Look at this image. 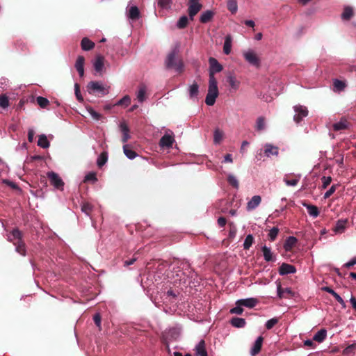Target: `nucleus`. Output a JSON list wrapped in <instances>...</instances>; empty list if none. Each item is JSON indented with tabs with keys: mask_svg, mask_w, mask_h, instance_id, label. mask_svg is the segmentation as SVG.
I'll return each mask as SVG.
<instances>
[{
	"mask_svg": "<svg viewBox=\"0 0 356 356\" xmlns=\"http://www.w3.org/2000/svg\"><path fill=\"white\" fill-rule=\"evenodd\" d=\"M87 90L90 94L103 97L109 93L110 86L99 81H90L87 85Z\"/></svg>",
	"mask_w": 356,
	"mask_h": 356,
	"instance_id": "1",
	"label": "nucleus"
},
{
	"mask_svg": "<svg viewBox=\"0 0 356 356\" xmlns=\"http://www.w3.org/2000/svg\"><path fill=\"white\" fill-rule=\"evenodd\" d=\"M177 51L176 49L172 51L167 56L165 60V66L168 69L175 68L176 71L181 72L184 68V64L181 60L177 59Z\"/></svg>",
	"mask_w": 356,
	"mask_h": 356,
	"instance_id": "2",
	"label": "nucleus"
},
{
	"mask_svg": "<svg viewBox=\"0 0 356 356\" xmlns=\"http://www.w3.org/2000/svg\"><path fill=\"white\" fill-rule=\"evenodd\" d=\"M47 177L50 181V183L52 186H54L56 188L63 191V186H64V181L63 179L59 177V175L53 172H48L47 173Z\"/></svg>",
	"mask_w": 356,
	"mask_h": 356,
	"instance_id": "3",
	"label": "nucleus"
},
{
	"mask_svg": "<svg viewBox=\"0 0 356 356\" xmlns=\"http://www.w3.org/2000/svg\"><path fill=\"white\" fill-rule=\"evenodd\" d=\"M243 57L245 60L250 65L259 67L260 66V59L252 50H248L243 52Z\"/></svg>",
	"mask_w": 356,
	"mask_h": 356,
	"instance_id": "4",
	"label": "nucleus"
},
{
	"mask_svg": "<svg viewBox=\"0 0 356 356\" xmlns=\"http://www.w3.org/2000/svg\"><path fill=\"white\" fill-rule=\"evenodd\" d=\"M293 109L296 113V115L293 116V120L296 123L300 122L302 120V119L307 116L308 115V110L305 106L301 105H296L293 106Z\"/></svg>",
	"mask_w": 356,
	"mask_h": 356,
	"instance_id": "5",
	"label": "nucleus"
},
{
	"mask_svg": "<svg viewBox=\"0 0 356 356\" xmlns=\"http://www.w3.org/2000/svg\"><path fill=\"white\" fill-rule=\"evenodd\" d=\"M218 88L209 87L208 92L205 98V103L208 106H213L218 96Z\"/></svg>",
	"mask_w": 356,
	"mask_h": 356,
	"instance_id": "6",
	"label": "nucleus"
},
{
	"mask_svg": "<svg viewBox=\"0 0 356 356\" xmlns=\"http://www.w3.org/2000/svg\"><path fill=\"white\" fill-rule=\"evenodd\" d=\"M188 13L191 20H193V17L201 10L202 5L199 2H188Z\"/></svg>",
	"mask_w": 356,
	"mask_h": 356,
	"instance_id": "7",
	"label": "nucleus"
},
{
	"mask_svg": "<svg viewBox=\"0 0 356 356\" xmlns=\"http://www.w3.org/2000/svg\"><path fill=\"white\" fill-rule=\"evenodd\" d=\"M300 179L301 175L300 174H286L284 177V181L289 186H295L298 184Z\"/></svg>",
	"mask_w": 356,
	"mask_h": 356,
	"instance_id": "8",
	"label": "nucleus"
},
{
	"mask_svg": "<svg viewBox=\"0 0 356 356\" xmlns=\"http://www.w3.org/2000/svg\"><path fill=\"white\" fill-rule=\"evenodd\" d=\"M118 127L122 134V142L125 143L130 138V129L125 121L120 122Z\"/></svg>",
	"mask_w": 356,
	"mask_h": 356,
	"instance_id": "9",
	"label": "nucleus"
},
{
	"mask_svg": "<svg viewBox=\"0 0 356 356\" xmlns=\"http://www.w3.org/2000/svg\"><path fill=\"white\" fill-rule=\"evenodd\" d=\"M195 356H208L205 341L202 339L194 348Z\"/></svg>",
	"mask_w": 356,
	"mask_h": 356,
	"instance_id": "10",
	"label": "nucleus"
},
{
	"mask_svg": "<svg viewBox=\"0 0 356 356\" xmlns=\"http://www.w3.org/2000/svg\"><path fill=\"white\" fill-rule=\"evenodd\" d=\"M209 73L212 72V74L220 72L222 70V65L214 58L211 57L209 59Z\"/></svg>",
	"mask_w": 356,
	"mask_h": 356,
	"instance_id": "11",
	"label": "nucleus"
},
{
	"mask_svg": "<svg viewBox=\"0 0 356 356\" xmlns=\"http://www.w3.org/2000/svg\"><path fill=\"white\" fill-rule=\"evenodd\" d=\"M296 268L294 266L283 263L279 268V273L281 275H285L288 274L295 273Z\"/></svg>",
	"mask_w": 356,
	"mask_h": 356,
	"instance_id": "12",
	"label": "nucleus"
},
{
	"mask_svg": "<svg viewBox=\"0 0 356 356\" xmlns=\"http://www.w3.org/2000/svg\"><path fill=\"white\" fill-rule=\"evenodd\" d=\"M93 66L96 73L101 74L104 67V57L98 55L93 63Z\"/></svg>",
	"mask_w": 356,
	"mask_h": 356,
	"instance_id": "13",
	"label": "nucleus"
},
{
	"mask_svg": "<svg viewBox=\"0 0 356 356\" xmlns=\"http://www.w3.org/2000/svg\"><path fill=\"white\" fill-rule=\"evenodd\" d=\"M258 300L256 298H250L247 299H241L236 301V305L244 306L248 308H253L257 304Z\"/></svg>",
	"mask_w": 356,
	"mask_h": 356,
	"instance_id": "14",
	"label": "nucleus"
},
{
	"mask_svg": "<svg viewBox=\"0 0 356 356\" xmlns=\"http://www.w3.org/2000/svg\"><path fill=\"white\" fill-rule=\"evenodd\" d=\"M175 139L172 136L165 134L159 140V146L161 147L170 148L172 146Z\"/></svg>",
	"mask_w": 356,
	"mask_h": 356,
	"instance_id": "15",
	"label": "nucleus"
},
{
	"mask_svg": "<svg viewBox=\"0 0 356 356\" xmlns=\"http://www.w3.org/2000/svg\"><path fill=\"white\" fill-rule=\"evenodd\" d=\"M8 239L13 244L14 242H19V241H22V233L17 228L13 229V231L10 232L8 235Z\"/></svg>",
	"mask_w": 356,
	"mask_h": 356,
	"instance_id": "16",
	"label": "nucleus"
},
{
	"mask_svg": "<svg viewBox=\"0 0 356 356\" xmlns=\"http://www.w3.org/2000/svg\"><path fill=\"white\" fill-rule=\"evenodd\" d=\"M350 125V122L345 118H341L339 122L333 124V130L335 131L348 129Z\"/></svg>",
	"mask_w": 356,
	"mask_h": 356,
	"instance_id": "17",
	"label": "nucleus"
},
{
	"mask_svg": "<svg viewBox=\"0 0 356 356\" xmlns=\"http://www.w3.org/2000/svg\"><path fill=\"white\" fill-rule=\"evenodd\" d=\"M84 57L83 56H79L75 63V67L81 77H83L84 75Z\"/></svg>",
	"mask_w": 356,
	"mask_h": 356,
	"instance_id": "18",
	"label": "nucleus"
},
{
	"mask_svg": "<svg viewBox=\"0 0 356 356\" xmlns=\"http://www.w3.org/2000/svg\"><path fill=\"white\" fill-rule=\"evenodd\" d=\"M263 341L264 338L261 336L259 337L257 339L250 351L252 356L257 355L261 351Z\"/></svg>",
	"mask_w": 356,
	"mask_h": 356,
	"instance_id": "19",
	"label": "nucleus"
},
{
	"mask_svg": "<svg viewBox=\"0 0 356 356\" xmlns=\"http://www.w3.org/2000/svg\"><path fill=\"white\" fill-rule=\"evenodd\" d=\"M232 47V37L230 34H228L225 38V42L223 44V53L225 55H229L231 53Z\"/></svg>",
	"mask_w": 356,
	"mask_h": 356,
	"instance_id": "20",
	"label": "nucleus"
},
{
	"mask_svg": "<svg viewBox=\"0 0 356 356\" xmlns=\"http://www.w3.org/2000/svg\"><path fill=\"white\" fill-rule=\"evenodd\" d=\"M128 17L133 21L138 19L140 17V13L138 8L136 6H132L129 8Z\"/></svg>",
	"mask_w": 356,
	"mask_h": 356,
	"instance_id": "21",
	"label": "nucleus"
},
{
	"mask_svg": "<svg viewBox=\"0 0 356 356\" xmlns=\"http://www.w3.org/2000/svg\"><path fill=\"white\" fill-rule=\"evenodd\" d=\"M261 202V197L259 195H254L248 202L247 209L248 210H253L257 207Z\"/></svg>",
	"mask_w": 356,
	"mask_h": 356,
	"instance_id": "22",
	"label": "nucleus"
},
{
	"mask_svg": "<svg viewBox=\"0 0 356 356\" xmlns=\"http://www.w3.org/2000/svg\"><path fill=\"white\" fill-rule=\"evenodd\" d=\"M124 154L129 159H134L137 156V153L133 149L132 146L129 144H125L123 146Z\"/></svg>",
	"mask_w": 356,
	"mask_h": 356,
	"instance_id": "23",
	"label": "nucleus"
},
{
	"mask_svg": "<svg viewBox=\"0 0 356 356\" xmlns=\"http://www.w3.org/2000/svg\"><path fill=\"white\" fill-rule=\"evenodd\" d=\"M302 206L307 208V212L311 216L316 218L319 215V210L316 206L307 204L305 202H302Z\"/></svg>",
	"mask_w": 356,
	"mask_h": 356,
	"instance_id": "24",
	"label": "nucleus"
},
{
	"mask_svg": "<svg viewBox=\"0 0 356 356\" xmlns=\"http://www.w3.org/2000/svg\"><path fill=\"white\" fill-rule=\"evenodd\" d=\"M81 47L83 51H90L95 47V43L85 37L81 41Z\"/></svg>",
	"mask_w": 356,
	"mask_h": 356,
	"instance_id": "25",
	"label": "nucleus"
},
{
	"mask_svg": "<svg viewBox=\"0 0 356 356\" xmlns=\"http://www.w3.org/2000/svg\"><path fill=\"white\" fill-rule=\"evenodd\" d=\"M214 16V13L211 10H206L203 12L200 17L201 23L206 24L211 21Z\"/></svg>",
	"mask_w": 356,
	"mask_h": 356,
	"instance_id": "26",
	"label": "nucleus"
},
{
	"mask_svg": "<svg viewBox=\"0 0 356 356\" xmlns=\"http://www.w3.org/2000/svg\"><path fill=\"white\" fill-rule=\"evenodd\" d=\"M354 15V11L352 7L346 6L343 8V11L341 14V18L343 20L348 21L350 20Z\"/></svg>",
	"mask_w": 356,
	"mask_h": 356,
	"instance_id": "27",
	"label": "nucleus"
},
{
	"mask_svg": "<svg viewBox=\"0 0 356 356\" xmlns=\"http://www.w3.org/2000/svg\"><path fill=\"white\" fill-rule=\"evenodd\" d=\"M298 240L294 236H289L286 238L284 248L286 251H290L296 245Z\"/></svg>",
	"mask_w": 356,
	"mask_h": 356,
	"instance_id": "28",
	"label": "nucleus"
},
{
	"mask_svg": "<svg viewBox=\"0 0 356 356\" xmlns=\"http://www.w3.org/2000/svg\"><path fill=\"white\" fill-rule=\"evenodd\" d=\"M327 337V330L325 329H321L318 331L313 337V340L318 343L323 342Z\"/></svg>",
	"mask_w": 356,
	"mask_h": 356,
	"instance_id": "29",
	"label": "nucleus"
},
{
	"mask_svg": "<svg viewBox=\"0 0 356 356\" xmlns=\"http://www.w3.org/2000/svg\"><path fill=\"white\" fill-rule=\"evenodd\" d=\"M230 323L235 327L241 328L245 327L246 322L244 318L234 317L231 319Z\"/></svg>",
	"mask_w": 356,
	"mask_h": 356,
	"instance_id": "30",
	"label": "nucleus"
},
{
	"mask_svg": "<svg viewBox=\"0 0 356 356\" xmlns=\"http://www.w3.org/2000/svg\"><path fill=\"white\" fill-rule=\"evenodd\" d=\"M188 92L191 99L196 98L199 94V85L194 82L191 86H190Z\"/></svg>",
	"mask_w": 356,
	"mask_h": 356,
	"instance_id": "31",
	"label": "nucleus"
},
{
	"mask_svg": "<svg viewBox=\"0 0 356 356\" xmlns=\"http://www.w3.org/2000/svg\"><path fill=\"white\" fill-rule=\"evenodd\" d=\"M265 154L267 156H270V155H277L278 147L270 144H266L265 146Z\"/></svg>",
	"mask_w": 356,
	"mask_h": 356,
	"instance_id": "32",
	"label": "nucleus"
},
{
	"mask_svg": "<svg viewBox=\"0 0 356 356\" xmlns=\"http://www.w3.org/2000/svg\"><path fill=\"white\" fill-rule=\"evenodd\" d=\"M261 250L263 252L264 259L266 261H271L275 260L273 256V253L269 248L264 245L262 247Z\"/></svg>",
	"mask_w": 356,
	"mask_h": 356,
	"instance_id": "33",
	"label": "nucleus"
},
{
	"mask_svg": "<svg viewBox=\"0 0 356 356\" xmlns=\"http://www.w3.org/2000/svg\"><path fill=\"white\" fill-rule=\"evenodd\" d=\"M15 245L16 251L22 256L26 255V245L23 241H19V242H14Z\"/></svg>",
	"mask_w": 356,
	"mask_h": 356,
	"instance_id": "34",
	"label": "nucleus"
},
{
	"mask_svg": "<svg viewBox=\"0 0 356 356\" xmlns=\"http://www.w3.org/2000/svg\"><path fill=\"white\" fill-rule=\"evenodd\" d=\"M38 145L44 149L48 148L49 147V142L45 135L42 134L39 136Z\"/></svg>",
	"mask_w": 356,
	"mask_h": 356,
	"instance_id": "35",
	"label": "nucleus"
},
{
	"mask_svg": "<svg viewBox=\"0 0 356 356\" xmlns=\"http://www.w3.org/2000/svg\"><path fill=\"white\" fill-rule=\"evenodd\" d=\"M131 102V98L129 95H125L121 99L117 101L115 103L113 104V106H120L122 107H127Z\"/></svg>",
	"mask_w": 356,
	"mask_h": 356,
	"instance_id": "36",
	"label": "nucleus"
},
{
	"mask_svg": "<svg viewBox=\"0 0 356 356\" xmlns=\"http://www.w3.org/2000/svg\"><path fill=\"white\" fill-rule=\"evenodd\" d=\"M346 223L347 220H339L337 222L335 228L334 229V231L335 232L342 233L346 228Z\"/></svg>",
	"mask_w": 356,
	"mask_h": 356,
	"instance_id": "37",
	"label": "nucleus"
},
{
	"mask_svg": "<svg viewBox=\"0 0 356 356\" xmlns=\"http://www.w3.org/2000/svg\"><path fill=\"white\" fill-rule=\"evenodd\" d=\"M334 90V91H342L346 88V85L344 81H340L339 79L334 80L333 82Z\"/></svg>",
	"mask_w": 356,
	"mask_h": 356,
	"instance_id": "38",
	"label": "nucleus"
},
{
	"mask_svg": "<svg viewBox=\"0 0 356 356\" xmlns=\"http://www.w3.org/2000/svg\"><path fill=\"white\" fill-rule=\"evenodd\" d=\"M265 118L263 116H260L257 118L256 122L255 129L258 131H261L265 129L266 123H265Z\"/></svg>",
	"mask_w": 356,
	"mask_h": 356,
	"instance_id": "39",
	"label": "nucleus"
},
{
	"mask_svg": "<svg viewBox=\"0 0 356 356\" xmlns=\"http://www.w3.org/2000/svg\"><path fill=\"white\" fill-rule=\"evenodd\" d=\"M355 349L356 343L350 344L343 350V355L346 356H353L355 355Z\"/></svg>",
	"mask_w": 356,
	"mask_h": 356,
	"instance_id": "40",
	"label": "nucleus"
},
{
	"mask_svg": "<svg viewBox=\"0 0 356 356\" xmlns=\"http://www.w3.org/2000/svg\"><path fill=\"white\" fill-rule=\"evenodd\" d=\"M108 160V153L106 152H102L97 159V165L102 168Z\"/></svg>",
	"mask_w": 356,
	"mask_h": 356,
	"instance_id": "41",
	"label": "nucleus"
},
{
	"mask_svg": "<svg viewBox=\"0 0 356 356\" xmlns=\"http://www.w3.org/2000/svg\"><path fill=\"white\" fill-rule=\"evenodd\" d=\"M227 82L229 86L234 88L237 89L239 86V81L232 75H229L227 76Z\"/></svg>",
	"mask_w": 356,
	"mask_h": 356,
	"instance_id": "42",
	"label": "nucleus"
},
{
	"mask_svg": "<svg viewBox=\"0 0 356 356\" xmlns=\"http://www.w3.org/2000/svg\"><path fill=\"white\" fill-rule=\"evenodd\" d=\"M237 2L236 0H229L227 1V9L232 13L234 14L237 11Z\"/></svg>",
	"mask_w": 356,
	"mask_h": 356,
	"instance_id": "43",
	"label": "nucleus"
},
{
	"mask_svg": "<svg viewBox=\"0 0 356 356\" xmlns=\"http://www.w3.org/2000/svg\"><path fill=\"white\" fill-rule=\"evenodd\" d=\"M223 137V132L219 129H216L213 134V142L216 144L220 143Z\"/></svg>",
	"mask_w": 356,
	"mask_h": 356,
	"instance_id": "44",
	"label": "nucleus"
},
{
	"mask_svg": "<svg viewBox=\"0 0 356 356\" xmlns=\"http://www.w3.org/2000/svg\"><path fill=\"white\" fill-rule=\"evenodd\" d=\"M188 19L186 16H181L177 22V26L179 29H184L187 26Z\"/></svg>",
	"mask_w": 356,
	"mask_h": 356,
	"instance_id": "45",
	"label": "nucleus"
},
{
	"mask_svg": "<svg viewBox=\"0 0 356 356\" xmlns=\"http://www.w3.org/2000/svg\"><path fill=\"white\" fill-rule=\"evenodd\" d=\"M254 242V237L252 234H248L244 241L243 248L245 250H249V248L252 246Z\"/></svg>",
	"mask_w": 356,
	"mask_h": 356,
	"instance_id": "46",
	"label": "nucleus"
},
{
	"mask_svg": "<svg viewBox=\"0 0 356 356\" xmlns=\"http://www.w3.org/2000/svg\"><path fill=\"white\" fill-rule=\"evenodd\" d=\"M227 181L228 183L235 188H238L239 186L238 181L236 177L232 175H229L227 176Z\"/></svg>",
	"mask_w": 356,
	"mask_h": 356,
	"instance_id": "47",
	"label": "nucleus"
},
{
	"mask_svg": "<svg viewBox=\"0 0 356 356\" xmlns=\"http://www.w3.org/2000/svg\"><path fill=\"white\" fill-rule=\"evenodd\" d=\"M36 101L38 104L42 108H46L49 104V102L47 98L41 96L38 97Z\"/></svg>",
	"mask_w": 356,
	"mask_h": 356,
	"instance_id": "48",
	"label": "nucleus"
},
{
	"mask_svg": "<svg viewBox=\"0 0 356 356\" xmlns=\"http://www.w3.org/2000/svg\"><path fill=\"white\" fill-rule=\"evenodd\" d=\"M92 210V206L88 202H83L81 205V211L86 215H90Z\"/></svg>",
	"mask_w": 356,
	"mask_h": 356,
	"instance_id": "49",
	"label": "nucleus"
},
{
	"mask_svg": "<svg viewBox=\"0 0 356 356\" xmlns=\"http://www.w3.org/2000/svg\"><path fill=\"white\" fill-rule=\"evenodd\" d=\"M97 180V179L96 177V173L94 172H90L85 176L83 181L84 182L92 181V183H94Z\"/></svg>",
	"mask_w": 356,
	"mask_h": 356,
	"instance_id": "50",
	"label": "nucleus"
},
{
	"mask_svg": "<svg viewBox=\"0 0 356 356\" xmlns=\"http://www.w3.org/2000/svg\"><path fill=\"white\" fill-rule=\"evenodd\" d=\"M9 106V100L6 95H3L0 96V106L6 108Z\"/></svg>",
	"mask_w": 356,
	"mask_h": 356,
	"instance_id": "51",
	"label": "nucleus"
},
{
	"mask_svg": "<svg viewBox=\"0 0 356 356\" xmlns=\"http://www.w3.org/2000/svg\"><path fill=\"white\" fill-rule=\"evenodd\" d=\"M278 232H279V229L277 227H273L270 230V232L268 234L270 240L272 241H275V238H277Z\"/></svg>",
	"mask_w": 356,
	"mask_h": 356,
	"instance_id": "52",
	"label": "nucleus"
},
{
	"mask_svg": "<svg viewBox=\"0 0 356 356\" xmlns=\"http://www.w3.org/2000/svg\"><path fill=\"white\" fill-rule=\"evenodd\" d=\"M278 318H273L266 323V327L267 330L272 329L277 323H278Z\"/></svg>",
	"mask_w": 356,
	"mask_h": 356,
	"instance_id": "53",
	"label": "nucleus"
},
{
	"mask_svg": "<svg viewBox=\"0 0 356 356\" xmlns=\"http://www.w3.org/2000/svg\"><path fill=\"white\" fill-rule=\"evenodd\" d=\"M217 84L218 82L214 74H212V72L209 73V87L218 88Z\"/></svg>",
	"mask_w": 356,
	"mask_h": 356,
	"instance_id": "54",
	"label": "nucleus"
},
{
	"mask_svg": "<svg viewBox=\"0 0 356 356\" xmlns=\"http://www.w3.org/2000/svg\"><path fill=\"white\" fill-rule=\"evenodd\" d=\"M322 182H323V188H326L331 183L332 181V177H325L323 176L321 178Z\"/></svg>",
	"mask_w": 356,
	"mask_h": 356,
	"instance_id": "55",
	"label": "nucleus"
},
{
	"mask_svg": "<svg viewBox=\"0 0 356 356\" xmlns=\"http://www.w3.org/2000/svg\"><path fill=\"white\" fill-rule=\"evenodd\" d=\"M74 87H75V95H76V97L77 100L79 102H83V98L82 97V96L81 95L79 85L78 83H76Z\"/></svg>",
	"mask_w": 356,
	"mask_h": 356,
	"instance_id": "56",
	"label": "nucleus"
},
{
	"mask_svg": "<svg viewBox=\"0 0 356 356\" xmlns=\"http://www.w3.org/2000/svg\"><path fill=\"white\" fill-rule=\"evenodd\" d=\"M145 90L143 88H140L137 94V99L140 102H143L145 99Z\"/></svg>",
	"mask_w": 356,
	"mask_h": 356,
	"instance_id": "57",
	"label": "nucleus"
},
{
	"mask_svg": "<svg viewBox=\"0 0 356 356\" xmlns=\"http://www.w3.org/2000/svg\"><path fill=\"white\" fill-rule=\"evenodd\" d=\"M2 182L3 184H6L7 186L11 187L13 189L19 190V186L15 183L10 181L8 179H3Z\"/></svg>",
	"mask_w": 356,
	"mask_h": 356,
	"instance_id": "58",
	"label": "nucleus"
},
{
	"mask_svg": "<svg viewBox=\"0 0 356 356\" xmlns=\"http://www.w3.org/2000/svg\"><path fill=\"white\" fill-rule=\"evenodd\" d=\"M337 189V185H332L329 190L326 191V193L324 195L325 198L330 197L336 191Z\"/></svg>",
	"mask_w": 356,
	"mask_h": 356,
	"instance_id": "59",
	"label": "nucleus"
},
{
	"mask_svg": "<svg viewBox=\"0 0 356 356\" xmlns=\"http://www.w3.org/2000/svg\"><path fill=\"white\" fill-rule=\"evenodd\" d=\"M242 306L237 305L236 307H234L230 309L231 314H241L243 312V309L241 307Z\"/></svg>",
	"mask_w": 356,
	"mask_h": 356,
	"instance_id": "60",
	"label": "nucleus"
},
{
	"mask_svg": "<svg viewBox=\"0 0 356 356\" xmlns=\"http://www.w3.org/2000/svg\"><path fill=\"white\" fill-rule=\"evenodd\" d=\"M333 297L336 299V300L343 307H346V303L342 299V298L337 293L333 295Z\"/></svg>",
	"mask_w": 356,
	"mask_h": 356,
	"instance_id": "61",
	"label": "nucleus"
},
{
	"mask_svg": "<svg viewBox=\"0 0 356 356\" xmlns=\"http://www.w3.org/2000/svg\"><path fill=\"white\" fill-rule=\"evenodd\" d=\"M356 264V257L353 258L350 261L346 263L343 266L346 268H350Z\"/></svg>",
	"mask_w": 356,
	"mask_h": 356,
	"instance_id": "62",
	"label": "nucleus"
},
{
	"mask_svg": "<svg viewBox=\"0 0 356 356\" xmlns=\"http://www.w3.org/2000/svg\"><path fill=\"white\" fill-rule=\"evenodd\" d=\"M226 223H227V220L225 217H220L218 219V224L220 227H225Z\"/></svg>",
	"mask_w": 356,
	"mask_h": 356,
	"instance_id": "63",
	"label": "nucleus"
},
{
	"mask_svg": "<svg viewBox=\"0 0 356 356\" xmlns=\"http://www.w3.org/2000/svg\"><path fill=\"white\" fill-rule=\"evenodd\" d=\"M35 132L33 129H30L28 131V140L30 143H32L33 141Z\"/></svg>",
	"mask_w": 356,
	"mask_h": 356,
	"instance_id": "64",
	"label": "nucleus"
}]
</instances>
